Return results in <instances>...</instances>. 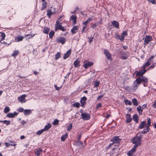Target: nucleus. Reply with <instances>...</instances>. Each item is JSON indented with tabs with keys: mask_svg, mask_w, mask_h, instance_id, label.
<instances>
[{
	"mask_svg": "<svg viewBox=\"0 0 156 156\" xmlns=\"http://www.w3.org/2000/svg\"><path fill=\"white\" fill-rule=\"evenodd\" d=\"M120 58L123 60L126 59L128 58V56L126 54L125 52L122 53L120 56Z\"/></svg>",
	"mask_w": 156,
	"mask_h": 156,
	"instance_id": "23",
	"label": "nucleus"
},
{
	"mask_svg": "<svg viewBox=\"0 0 156 156\" xmlns=\"http://www.w3.org/2000/svg\"><path fill=\"white\" fill-rule=\"evenodd\" d=\"M147 125L144 129L141 132V133L143 134H145L149 131L150 129V126L151 125V119L150 118H147Z\"/></svg>",
	"mask_w": 156,
	"mask_h": 156,
	"instance_id": "2",
	"label": "nucleus"
},
{
	"mask_svg": "<svg viewBox=\"0 0 156 156\" xmlns=\"http://www.w3.org/2000/svg\"><path fill=\"white\" fill-rule=\"evenodd\" d=\"M133 120L136 122V123H138L139 122V118L137 114H134L133 117Z\"/></svg>",
	"mask_w": 156,
	"mask_h": 156,
	"instance_id": "24",
	"label": "nucleus"
},
{
	"mask_svg": "<svg viewBox=\"0 0 156 156\" xmlns=\"http://www.w3.org/2000/svg\"><path fill=\"white\" fill-rule=\"evenodd\" d=\"M126 122L127 123H130L132 120L130 115L129 114H127L126 115Z\"/></svg>",
	"mask_w": 156,
	"mask_h": 156,
	"instance_id": "17",
	"label": "nucleus"
},
{
	"mask_svg": "<svg viewBox=\"0 0 156 156\" xmlns=\"http://www.w3.org/2000/svg\"><path fill=\"white\" fill-rule=\"evenodd\" d=\"M24 37L22 36H18L15 38L14 40L15 42H18L22 41Z\"/></svg>",
	"mask_w": 156,
	"mask_h": 156,
	"instance_id": "19",
	"label": "nucleus"
},
{
	"mask_svg": "<svg viewBox=\"0 0 156 156\" xmlns=\"http://www.w3.org/2000/svg\"><path fill=\"white\" fill-rule=\"evenodd\" d=\"M19 54V51H14V53L12 54V56L13 57H15L17 55Z\"/></svg>",
	"mask_w": 156,
	"mask_h": 156,
	"instance_id": "46",
	"label": "nucleus"
},
{
	"mask_svg": "<svg viewBox=\"0 0 156 156\" xmlns=\"http://www.w3.org/2000/svg\"><path fill=\"white\" fill-rule=\"evenodd\" d=\"M54 87H55L56 90H59V87H58L56 85H55Z\"/></svg>",
	"mask_w": 156,
	"mask_h": 156,
	"instance_id": "63",
	"label": "nucleus"
},
{
	"mask_svg": "<svg viewBox=\"0 0 156 156\" xmlns=\"http://www.w3.org/2000/svg\"><path fill=\"white\" fill-rule=\"evenodd\" d=\"M142 137V135L140 134L139 136H136L133 138L132 142L135 144L134 146H136L137 147L138 146H140L141 145Z\"/></svg>",
	"mask_w": 156,
	"mask_h": 156,
	"instance_id": "1",
	"label": "nucleus"
},
{
	"mask_svg": "<svg viewBox=\"0 0 156 156\" xmlns=\"http://www.w3.org/2000/svg\"><path fill=\"white\" fill-rule=\"evenodd\" d=\"M111 140L112 143L110 144L108 146V149L110 147L114 144L119 143L120 140L118 136H115L112 138Z\"/></svg>",
	"mask_w": 156,
	"mask_h": 156,
	"instance_id": "4",
	"label": "nucleus"
},
{
	"mask_svg": "<svg viewBox=\"0 0 156 156\" xmlns=\"http://www.w3.org/2000/svg\"><path fill=\"white\" fill-rule=\"evenodd\" d=\"M42 151V150L41 149H37L36 150L35 154L37 156H39L40 154V152Z\"/></svg>",
	"mask_w": 156,
	"mask_h": 156,
	"instance_id": "38",
	"label": "nucleus"
},
{
	"mask_svg": "<svg viewBox=\"0 0 156 156\" xmlns=\"http://www.w3.org/2000/svg\"><path fill=\"white\" fill-rule=\"evenodd\" d=\"M111 54L108 52V60H111Z\"/></svg>",
	"mask_w": 156,
	"mask_h": 156,
	"instance_id": "55",
	"label": "nucleus"
},
{
	"mask_svg": "<svg viewBox=\"0 0 156 156\" xmlns=\"http://www.w3.org/2000/svg\"><path fill=\"white\" fill-rule=\"evenodd\" d=\"M104 53L107 58V51L106 50H105L104 51Z\"/></svg>",
	"mask_w": 156,
	"mask_h": 156,
	"instance_id": "62",
	"label": "nucleus"
},
{
	"mask_svg": "<svg viewBox=\"0 0 156 156\" xmlns=\"http://www.w3.org/2000/svg\"><path fill=\"white\" fill-rule=\"evenodd\" d=\"M77 143L79 145H81L83 147H84V145L83 144L82 142L81 141L78 140L77 142Z\"/></svg>",
	"mask_w": 156,
	"mask_h": 156,
	"instance_id": "56",
	"label": "nucleus"
},
{
	"mask_svg": "<svg viewBox=\"0 0 156 156\" xmlns=\"http://www.w3.org/2000/svg\"><path fill=\"white\" fill-rule=\"evenodd\" d=\"M137 147L136 146H134V147L130 151H129L127 153L129 156H132L133 153L135 152Z\"/></svg>",
	"mask_w": 156,
	"mask_h": 156,
	"instance_id": "13",
	"label": "nucleus"
},
{
	"mask_svg": "<svg viewBox=\"0 0 156 156\" xmlns=\"http://www.w3.org/2000/svg\"><path fill=\"white\" fill-rule=\"evenodd\" d=\"M132 102L134 105L137 106L138 105V102L136 98H133L132 99Z\"/></svg>",
	"mask_w": 156,
	"mask_h": 156,
	"instance_id": "27",
	"label": "nucleus"
},
{
	"mask_svg": "<svg viewBox=\"0 0 156 156\" xmlns=\"http://www.w3.org/2000/svg\"><path fill=\"white\" fill-rule=\"evenodd\" d=\"M10 111V109L9 108L8 106H7L5 107L4 109V112L5 113H6L9 112Z\"/></svg>",
	"mask_w": 156,
	"mask_h": 156,
	"instance_id": "39",
	"label": "nucleus"
},
{
	"mask_svg": "<svg viewBox=\"0 0 156 156\" xmlns=\"http://www.w3.org/2000/svg\"><path fill=\"white\" fill-rule=\"evenodd\" d=\"M152 37L151 36L149 35H146L145 38L144 42V47L149 42H150L152 40Z\"/></svg>",
	"mask_w": 156,
	"mask_h": 156,
	"instance_id": "8",
	"label": "nucleus"
},
{
	"mask_svg": "<svg viewBox=\"0 0 156 156\" xmlns=\"http://www.w3.org/2000/svg\"><path fill=\"white\" fill-rule=\"evenodd\" d=\"M148 2L152 4H154L155 3V0H147Z\"/></svg>",
	"mask_w": 156,
	"mask_h": 156,
	"instance_id": "53",
	"label": "nucleus"
},
{
	"mask_svg": "<svg viewBox=\"0 0 156 156\" xmlns=\"http://www.w3.org/2000/svg\"><path fill=\"white\" fill-rule=\"evenodd\" d=\"M138 81L136 79L135 81L134 82V85L133 86L132 90H136L137 89V87L139 86L140 83H138Z\"/></svg>",
	"mask_w": 156,
	"mask_h": 156,
	"instance_id": "12",
	"label": "nucleus"
},
{
	"mask_svg": "<svg viewBox=\"0 0 156 156\" xmlns=\"http://www.w3.org/2000/svg\"><path fill=\"white\" fill-rule=\"evenodd\" d=\"M112 25L116 28H119V23L116 21L114 20L112 22Z\"/></svg>",
	"mask_w": 156,
	"mask_h": 156,
	"instance_id": "21",
	"label": "nucleus"
},
{
	"mask_svg": "<svg viewBox=\"0 0 156 156\" xmlns=\"http://www.w3.org/2000/svg\"><path fill=\"white\" fill-rule=\"evenodd\" d=\"M80 61L78 60H75L74 62V65L75 67H77L80 66Z\"/></svg>",
	"mask_w": 156,
	"mask_h": 156,
	"instance_id": "30",
	"label": "nucleus"
},
{
	"mask_svg": "<svg viewBox=\"0 0 156 156\" xmlns=\"http://www.w3.org/2000/svg\"><path fill=\"white\" fill-rule=\"evenodd\" d=\"M71 50L70 49L63 56V58L64 59H66L68 58L70 56L71 53Z\"/></svg>",
	"mask_w": 156,
	"mask_h": 156,
	"instance_id": "20",
	"label": "nucleus"
},
{
	"mask_svg": "<svg viewBox=\"0 0 156 156\" xmlns=\"http://www.w3.org/2000/svg\"><path fill=\"white\" fill-rule=\"evenodd\" d=\"M35 35V34H26L25 35V37H27L28 36H29V37H28V38H31L33 37Z\"/></svg>",
	"mask_w": 156,
	"mask_h": 156,
	"instance_id": "49",
	"label": "nucleus"
},
{
	"mask_svg": "<svg viewBox=\"0 0 156 156\" xmlns=\"http://www.w3.org/2000/svg\"><path fill=\"white\" fill-rule=\"evenodd\" d=\"M92 18V17H90L88 18L86 21L83 22V24L84 25H87L88 23H89L91 20Z\"/></svg>",
	"mask_w": 156,
	"mask_h": 156,
	"instance_id": "37",
	"label": "nucleus"
},
{
	"mask_svg": "<svg viewBox=\"0 0 156 156\" xmlns=\"http://www.w3.org/2000/svg\"><path fill=\"white\" fill-rule=\"evenodd\" d=\"M0 37H1V39L0 40V41L3 40L5 39V35L4 33L2 32H0Z\"/></svg>",
	"mask_w": 156,
	"mask_h": 156,
	"instance_id": "32",
	"label": "nucleus"
},
{
	"mask_svg": "<svg viewBox=\"0 0 156 156\" xmlns=\"http://www.w3.org/2000/svg\"><path fill=\"white\" fill-rule=\"evenodd\" d=\"M86 100L87 98L85 97H83L81 99L80 103L81 106L83 107L84 105Z\"/></svg>",
	"mask_w": 156,
	"mask_h": 156,
	"instance_id": "18",
	"label": "nucleus"
},
{
	"mask_svg": "<svg viewBox=\"0 0 156 156\" xmlns=\"http://www.w3.org/2000/svg\"><path fill=\"white\" fill-rule=\"evenodd\" d=\"M147 107V104H144L143 105L142 107L141 108H142V109L143 110L145 108H146Z\"/></svg>",
	"mask_w": 156,
	"mask_h": 156,
	"instance_id": "58",
	"label": "nucleus"
},
{
	"mask_svg": "<svg viewBox=\"0 0 156 156\" xmlns=\"http://www.w3.org/2000/svg\"><path fill=\"white\" fill-rule=\"evenodd\" d=\"M51 127V125L50 123H48L47 125H46L43 129L44 131H47Z\"/></svg>",
	"mask_w": 156,
	"mask_h": 156,
	"instance_id": "25",
	"label": "nucleus"
},
{
	"mask_svg": "<svg viewBox=\"0 0 156 156\" xmlns=\"http://www.w3.org/2000/svg\"><path fill=\"white\" fill-rule=\"evenodd\" d=\"M96 27H97L96 25V24H94L93 25H92L91 26V27L92 28L94 29Z\"/></svg>",
	"mask_w": 156,
	"mask_h": 156,
	"instance_id": "64",
	"label": "nucleus"
},
{
	"mask_svg": "<svg viewBox=\"0 0 156 156\" xmlns=\"http://www.w3.org/2000/svg\"><path fill=\"white\" fill-rule=\"evenodd\" d=\"M156 66V63H154L153 65H151L150 67H149L147 69H152L155 67Z\"/></svg>",
	"mask_w": 156,
	"mask_h": 156,
	"instance_id": "47",
	"label": "nucleus"
},
{
	"mask_svg": "<svg viewBox=\"0 0 156 156\" xmlns=\"http://www.w3.org/2000/svg\"><path fill=\"white\" fill-rule=\"evenodd\" d=\"M32 110L30 109H25L24 111V114L25 115H29L31 113Z\"/></svg>",
	"mask_w": 156,
	"mask_h": 156,
	"instance_id": "28",
	"label": "nucleus"
},
{
	"mask_svg": "<svg viewBox=\"0 0 156 156\" xmlns=\"http://www.w3.org/2000/svg\"><path fill=\"white\" fill-rule=\"evenodd\" d=\"M24 109L22 108H19L17 110L18 112H21L24 111Z\"/></svg>",
	"mask_w": 156,
	"mask_h": 156,
	"instance_id": "54",
	"label": "nucleus"
},
{
	"mask_svg": "<svg viewBox=\"0 0 156 156\" xmlns=\"http://www.w3.org/2000/svg\"><path fill=\"white\" fill-rule=\"evenodd\" d=\"M116 38H118L120 40L122 41L124 39V36L122 35L120 36L118 35L116 37Z\"/></svg>",
	"mask_w": 156,
	"mask_h": 156,
	"instance_id": "36",
	"label": "nucleus"
},
{
	"mask_svg": "<svg viewBox=\"0 0 156 156\" xmlns=\"http://www.w3.org/2000/svg\"><path fill=\"white\" fill-rule=\"evenodd\" d=\"M153 107L154 108H156V100L154 101L153 104L152 105Z\"/></svg>",
	"mask_w": 156,
	"mask_h": 156,
	"instance_id": "57",
	"label": "nucleus"
},
{
	"mask_svg": "<svg viewBox=\"0 0 156 156\" xmlns=\"http://www.w3.org/2000/svg\"><path fill=\"white\" fill-rule=\"evenodd\" d=\"M18 114V113L14 112L13 113H10L7 114L6 116L9 118H13L16 116Z\"/></svg>",
	"mask_w": 156,
	"mask_h": 156,
	"instance_id": "14",
	"label": "nucleus"
},
{
	"mask_svg": "<svg viewBox=\"0 0 156 156\" xmlns=\"http://www.w3.org/2000/svg\"><path fill=\"white\" fill-rule=\"evenodd\" d=\"M54 14L55 12H52L51 10H48L47 11V15L49 18H50L51 15Z\"/></svg>",
	"mask_w": 156,
	"mask_h": 156,
	"instance_id": "31",
	"label": "nucleus"
},
{
	"mask_svg": "<svg viewBox=\"0 0 156 156\" xmlns=\"http://www.w3.org/2000/svg\"><path fill=\"white\" fill-rule=\"evenodd\" d=\"M147 71V70H144L143 69L139 71H136L134 73H136V77L140 76H144L143 75Z\"/></svg>",
	"mask_w": 156,
	"mask_h": 156,
	"instance_id": "9",
	"label": "nucleus"
},
{
	"mask_svg": "<svg viewBox=\"0 0 156 156\" xmlns=\"http://www.w3.org/2000/svg\"><path fill=\"white\" fill-rule=\"evenodd\" d=\"M47 6V2H42V10H43Z\"/></svg>",
	"mask_w": 156,
	"mask_h": 156,
	"instance_id": "40",
	"label": "nucleus"
},
{
	"mask_svg": "<svg viewBox=\"0 0 156 156\" xmlns=\"http://www.w3.org/2000/svg\"><path fill=\"white\" fill-rule=\"evenodd\" d=\"M5 145L6 146V147H9V146L10 145V144H9V143H6H6H5Z\"/></svg>",
	"mask_w": 156,
	"mask_h": 156,
	"instance_id": "60",
	"label": "nucleus"
},
{
	"mask_svg": "<svg viewBox=\"0 0 156 156\" xmlns=\"http://www.w3.org/2000/svg\"><path fill=\"white\" fill-rule=\"evenodd\" d=\"M54 34L55 32L54 31H51L49 33V37L50 38H52L54 35Z\"/></svg>",
	"mask_w": 156,
	"mask_h": 156,
	"instance_id": "48",
	"label": "nucleus"
},
{
	"mask_svg": "<svg viewBox=\"0 0 156 156\" xmlns=\"http://www.w3.org/2000/svg\"><path fill=\"white\" fill-rule=\"evenodd\" d=\"M73 105L74 107L78 108L80 106V104L79 103L76 102L74 103Z\"/></svg>",
	"mask_w": 156,
	"mask_h": 156,
	"instance_id": "43",
	"label": "nucleus"
},
{
	"mask_svg": "<svg viewBox=\"0 0 156 156\" xmlns=\"http://www.w3.org/2000/svg\"><path fill=\"white\" fill-rule=\"evenodd\" d=\"M59 121V120L58 119H55L53 122V125L54 126L57 125Z\"/></svg>",
	"mask_w": 156,
	"mask_h": 156,
	"instance_id": "44",
	"label": "nucleus"
},
{
	"mask_svg": "<svg viewBox=\"0 0 156 156\" xmlns=\"http://www.w3.org/2000/svg\"><path fill=\"white\" fill-rule=\"evenodd\" d=\"M44 131V130L42 129L38 131L37 133L36 134L37 135H40L42 133H43Z\"/></svg>",
	"mask_w": 156,
	"mask_h": 156,
	"instance_id": "45",
	"label": "nucleus"
},
{
	"mask_svg": "<svg viewBox=\"0 0 156 156\" xmlns=\"http://www.w3.org/2000/svg\"><path fill=\"white\" fill-rule=\"evenodd\" d=\"M50 30V29L47 27H45L44 28L43 32L45 34H48Z\"/></svg>",
	"mask_w": 156,
	"mask_h": 156,
	"instance_id": "34",
	"label": "nucleus"
},
{
	"mask_svg": "<svg viewBox=\"0 0 156 156\" xmlns=\"http://www.w3.org/2000/svg\"><path fill=\"white\" fill-rule=\"evenodd\" d=\"M101 105L100 103H98L97 106V108H99L101 107Z\"/></svg>",
	"mask_w": 156,
	"mask_h": 156,
	"instance_id": "59",
	"label": "nucleus"
},
{
	"mask_svg": "<svg viewBox=\"0 0 156 156\" xmlns=\"http://www.w3.org/2000/svg\"><path fill=\"white\" fill-rule=\"evenodd\" d=\"M0 122H3L4 124H6L7 125H8L10 124V121L9 120H5L4 121H1Z\"/></svg>",
	"mask_w": 156,
	"mask_h": 156,
	"instance_id": "41",
	"label": "nucleus"
},
{
	"mask_svg": "<svg viewBox=\"0 0 156 156\" xmlns=\"http://www.w3.org/2000/svg\"><path fill=\"white\" fill-rule=\"evenodd\" d=\"M71 19L73 21V25L75 24L76 23V17L75 15H73L71 17Z\"/></svg>",
	"mask_w": 156,
	"mask_h": 156,
	"instance_id": "26",
	"label": "nucleus"
},
{
	"mask_svg": "<svg viewBox=\"0 0 156 156\" xmlns=\"http://www.w3.org/2000/svg\"><path fill=\"white\" fill-rule=\"evenodd\" d=\"M128 35L127 32L126 31H124L122 32V35L124 36V37L125 36H127Z\"/></svg>",
	"mask_w": 156,
	"mask_h": 156,
	"instance_id": "52",
	"label": "nucleus"
},
{
	"mask_svg": "<svg viewBox=\"0 0 156 156\" xmlns=\"http://www.w3.org/2000/svg\"><path fill=\"white\" fill-rule=\"evenodd\" d=\"M72 124L68 125L67 126V130L68 131H70L72 129Z\"/></svg>",
	"mask_w": 156,
	"mask_h": 156,
	"instance_id": "50",
	"label": "nucleus"
},
{
	"mask_svg": "<svg viewBox=\"0 0 156 156\" xmlns=\"http://www.w3.org/2000/svg\"><path fill=\"white\" fill-rule=\"evenodd\" d=\"M60 57V54L59 52H58L55 55V59L56 60L58 59Z\"/></svg>",
	"mask_w": 156,
	"mask_h": 156,
	"instance_id": "51",
	"label": "nucleus"
},
{
	"mask_svg": "<svg viewBox=\"0 0 156 156\" xmlns=\"http://www.w3.org/2000/svg\"><path fill=\"white\" fill-rule=\"evenodd\" d=\"M57 41L58 42H60L62 44H64L66 41L65 39L62 37L58 38L57 39Z\"/></svg>",
	"mask_w": 156,
	"mask_h": 156,
	"instance_id": "15",
	"label": "nucleus"
},
{
	"mask_svg": "<svg viewBox=\"0 0 156 156\" xmlns=\"http://www.w3.org/2000/svg\"><path fill=\"white\" fill-rule=\"evenodd\" d=\"M102 95H100L98 96V97L97 98V100H99L101 98H102Z\"/></svg>",
	"mask_w": 156,
	"mask_h": 156,
	"instance_id": "61",
	"label": "nucleus"
},
{
	"mask_svg": "<svg viewBox=\"0 0 156 156\" xmlns=\"http://www.w3.org/2000/svg\"><path fill=\"white\" fill-rule=\"evenodd\" d=\"M62 23L58 21L57 20L56 23L55 27V30L57 31L58 30H60L63 31H66V30L65 28L61 25Z\"/></svg>",
	"mask_w": 156,
	"mask_h": 156,
	"instance_id": "5",
	"label": "nucleus"
},
{
	"mask_svg": "<svg viewBox=\"0 0 156 156\" xmlns=\"http://www.w3.org/2000/svg\"><path fill=\"white\" fill-rule=\"evenodd\" d=\"M67 136L68 134L67 133H65L61 137V140L63 141H64L67 138Z\"/></svg>",
	"mask_w": 156,
	"mask_h": 156,
	"instance_id": "35",
	"label": "nucleus"
},
{
	"mask_svg": "<svg viewBox=\"0 0 156 156\" xmlns=\"http://www.w3.org/2000/svg\"><path fill=\"white\" fill-rule=\"evenodd\" d=\"M137 110L139 112L140 114L142 115L143 111L140 105H139L137 108Z\"/></svg>",
	"mask_w": 156,
	"mask_h": 156,
	"instance_id": "33",
	"label": "nucleus"
},
{
	"mask_svg": "<svg viewBox=\"0 0 156 156\" xmlns=\"http://www.w3.org/2000/svg\"><path fill=\"white\" fill-rule=\"evenodd\" d=\"M81 116L82 118L84 120H89L90 117V115L85 112H82Z\"/></svg>",
	"mask_w": 156,
	"mask_h": 156,
	"instance_id": "7",
	"label": "nucleus"
},
{
	"mask_svg": "<svg viewBox=\"0 0 156 156\" xmlns=\"http://www.w3.org/2000/svg\"><path fill=\"white\" fill-rule=\"evenodd\" d=\"M79 30L78 26H75L71 29V31L72 33L73 34L77 33Z\"/></svg>",
	"mask_w": 156,
	"mask_h": 156,
	"instance_id": "22",
	"label": "nucleus"
},
{
	"mask_svg": "<svg viewBox=\"0 0 156 156\" xmlns=\"http://www.w3.org/2000/svg\"><path fill=\"white\" fill-rule=\"evenodd\" d=\"M124 102L126 105H131L132 104L131 102L128 100H125Z\"/></svg>",
	"mask_w": 156,
	"mask_h": 156,
	"instance_id": "42",
	"label": "nucleus"
},
{
	"mask_svg": "<svg viewBox=\"0 0 156 156\" xmlns=\"http://www.w3.org/2000/svg\"><path fill=\"white\" fill-rule=\"evenodd\" d=\"M26 96L27 95L26 94H23L18 98V100L21 103L25 102L26 101L25 98Z\"/></svg>",
	"mask_w": 156,
	"mask_h": 156,
	"instance_id": "10",
	"label": "nucleus"
},
{
	"mask_svg": "<svg viewBox=\"0 0 156 156\" xmlns=\"http://www.w3.org/2000/svg\"><path fill=\"white\" fill-rule=\"evenodd\" d=\"M93 63L92 62L85 61L84 62L83 66L85 69H87L88 67L93 66Z\"/></svg>",
	"mask_w": 156,
	"mask_h": 156,
	"instance_id": "11",
	"label": "nucleus"
},
{
	"mask_svg": "<svg viewBox=\"0 0 156 156\" xmlns=\"http://www.w3.org/2000/svg\"><path fill=\"white\" fill-rule=\"evenodd\" d=\"M99 82H94V89L95 90H98L97 87L99 86Z\"/></svg>",
	"mask_w": 156,
	"mask_h": 156,
	"instance_id": "29",
	"label": "nucleus"
},
{
	"mask_svg": "<svg viewBox=\"0 0 156 156\" xmlns=\"http://www.w3.org/2000/svg\"><path fill=\"white\" fill-rule=\"evenodd\" d=\"M147 124H146V122L145 121H143L141 122L140 124L139 125L138 127L139 129H141L144 128L145 126H147Z\"/></svg>",
	"mask_w": 156,
	"mask_h": 156,
	"instance_id": "16",
	"label": "nucleus"
},
{
	"mask_svg": "<svg viewBox=\"0 0 156 156\" xmlns=\"http://www.w3.org/2000/svg\"><path fill=\"white\" fill-rule=\"evenodd\" d=\"M138 81V83L140 84L141 83H147L148 82V79L145 76H142L138 77L136 79Z\"/></svg>",
	"mask_w": 156,
	"mask_h": 156,
	"instance_id": "6",
	"label": "nucleus"
},
{
	"mask_svg": "<svg viewBox=\"0 0 156 156\" xmlns=\"http://www.w3.org/2000/svg\"><path fill=\"white\" fill-rule=\"evenodd\" d=\"M154 55H151L149 59H147L146 62L142 66L143 69L146 70V68L150 66V62L152 61V59L154 58Z\"/></svg>",
	"mask_w": 156,
	"mask_h": 156,
	"instance_id": "3",
	"label": "nucleus"
}]
</instances>
